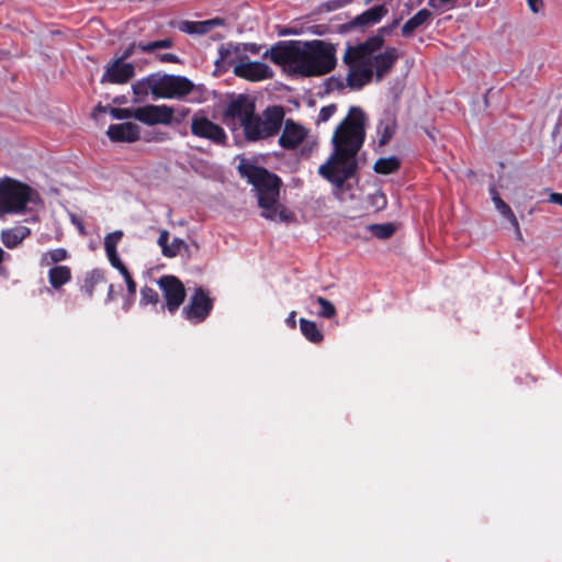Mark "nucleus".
I'll return each mask as SVG.
<instances>
[{
    "instance_id": "8",
    "label": "nucleus",
    "mask_w": 562,
    "mask_h": 562,
    "mask_svg": "<svg viewBox=\"0 0 562 562\" xmlns=\"http://www.w3.org/2000/svg\"><path fill=\"white\" fill-rule=\"evenodd\" d=\"M233 72L235 76L252 82L270 79L273 76L270 66L261 61L249 60L246 56H239L237 60L233 61Z\"/></svg>"
},
{
    "instance_id": "4",
    "label": "nucleus",
    "mask_w": 562,
    "mask_h": 562,
    "mask_svg": "<svg viewBox=\"0 0 562 562\" xmlns=\"http://www.w3.org/2000/svg\"><path fill=\"white\" fill-rule=\"evenodd\" d=\"M238 169L256 189L263 217L280 222L292 221L293 214L279 203L281 181L276 175L248 161H243Z\"/></svg>"
},
{
    "instance_id": "5",
    "label": "nucleus",
    "mask_w": 562,
    "mask_h": 562,
    "mask_svg": "<svg viewBox=\"0 0 562 562\" xmlns=\"http://www.w3.org/2000/svg\"><path fill=\"white\" fill-rule=\"evenodd\" d=\"M284 111L279 105L268 106L261 114H252L244 128L247 140L257 142L274 136L281 128Z\"/></svg>"
},
{
    "instance_id": "13",
    "label": "nucleus",
    "mask_w": 562,
    "mask_h": 562,
    "mask_svg": "<svg viewBox=\"0 0 562 562\" xmlns=\"http://www.w3.org/2000/svg\"><path fill=\"white\" fill-rule=\"evenodd\" d=\"M255 111L254 101L246 95L239 94L228 103L225 116L232 121L233 125H239L244 130Z\"/></svg>"
},
{
    "instance_id": "19",
    "label": "nucleus",
    "mask_w": 562,
    "mask_h": 562,
    "mask_svg": "<svg viewBox=\"0 0 562 562\" xmlns=\"http://www.w3.org/2000/svg\"><path fill=\"white\" fill-rule=\"evenodd\" d=\"M171 46L172 41L170 38L154 41L149 43H133L123 52L122 56L119 59L123 61L130 58L136 50L151 54L157 52L158 49L170 48Z\"/></svg>"
},
{
    "instance_id": "21",
    "label": "nucleus",
    "mask_w": 562,
    "mask_h": 562,
    "mask_svg": "<svg viewBox=\"0 0 562 562\" xmlns=\"http://www.w3.org/2000/svg\"><path fill=\"white\" fill-rule=\"evenodd\" d=\"M396 127V120L391 114H386L380 120L376 128L378 145L380 147L385 146L391 140Z\"/></svg>"
},
{
    "instance_id": "42",
    "label": "nucleus",
    "mask_w": 562,
    "mask_h": 562,
    "mask_svg": "<svg viewBox=\"0 0 562 562\" xmlns=\"http://www.w3.org/2000/svg\"><path fill=\"white\" fill-rule=\"evenodd\" d=\"M529 9L533 13H540L543 9V1L542 0H527Z\"/></svg>"
},
{
    "instance_id": "16",
    "label": "nucleus",
    "mask_w": 562,
    "mask_h": 562,
    "mask_svg": "<svg viewBox=\"0 0 562 562\" xmlns=\"http://www.w3.org/2000/svg\"><path fill=\"white\" fill-rule=\"evenodd\" d=\"M169 232L166 229L160 231L157 244L161 248V254L167 258H175L177 256H190L189 245L181 238H173L169 244Z\"/></svg>"
},
{
    "instance_id": "45",
    "label": "nucleus",
    "mask_w": 562,
    "mask_h": 562,
    "mask_svg": "<svg viewBox=\"0 0 562 562\" xmlns=\"http://www.w3.org/2000/svg\"><path fill=\"white\" fill-rule=\"evenodd\" d=\"M549 201L562 206V194L561 193H552L550 195Z\"/></svg>"
},
{
    "instance_id": "39",
    "label": "nucleus",
    "mask_w": 562,
    "mask_h": 562,
    "mask_svg": "<svg viewBox=\"0 0 562 562\" xmlns=\"http://www.w3.org/2000/svg\"><path fill=\"white\" fill-rule=\"evenodd\" d=\"M241 47L244 50H248L252 54H258L260 50V47L257 44L248 43L243 45H232V54L239 53Z\"/></svg>"
},
{
    "instance_id": "7",
    "label": "nucleus",
    "mask_w": 562,
    "mask_h": 562,
    "mask_svg": "<svg viewBox=\"0 0 562 562\" xmlns=\"http://www.w3.org/2000/svg\"><path fill=\"white\" fill-rule=\"evenodd\" d=\"M155 75V99H182L192 92L194 85L186 77Z\"/></svg>"
},
{
    "instance_id": "41",
    "label": "nucleus",
    "mask_w": 562,
    "mask_h": 562,
    "mask_svg": "<svg viewBox=\"0 0 562 562\" xmlns=\"http://www.w3.org/2000/svg\"><path fill=\"white\" fill-rule=\"evenodd\" d=\"M157 58L161 63H176V64L180 63L179 57L173 54H170V53L159 54V55H157Z\"/></svg>"
},
{
    "instance_id": "28",
    "label": "nucleus",
    "mask_w": 562,
    "mask_h": 562,
    "mask_svg": "<svg viewBox=\"0 0 562 562\" xmlns=\"http://www.w3.org/2000/svg\"><path fill=\"white\" fill-rule=\"evenodd\" d=\"M104 282H105V280H104L103 273L100 270H93V271L87 273V276L83 279V283H82L81 288L88 296H92L94 293V289L99 284H102Z\"/></svg>"
},
{
    "instance_id": "6",
    "label": "nucleus",
    "mask_w": 562,
    "mask_h": 562,
    "mask_svg": "<svg viewBox=\"0 0 562 562\" xmlns=\"http://www.w3.org/2000/svg\"><path fill=\"white\" fill-rule=\"evenodd\" d=\"M33 191L30 187L10 179L0 180V215L21 213L32 200Z\"/></svg>"
},
{
    "instance_id": "17",
    "label": "nucleus",
    "mask_w": 562,
    "mask_h": 562,
    "mask_svg": "<svg viewBox=\"0 0 562 562\" xmlns=\"http://www.w3.org/2000/svg\"><path fill=\"white\" fill-rule=\"evenodd\" d=\"M106 135L113 142L133 143L139 138V126L132 122L112 124L109 126Z\"/></svg>"
},
{
    "instance_id": "44",
    "label": "nucleus",
    "mask_w": 562,
    "mask_h": 562,
    "mask_svg": "<svg viewBox=\"0 0 562 562\" xmlns=\"http://www.w3.org/2000/svg\"><path fill=\"white\" fill-rule=\"evenodd\" d=\"M296 313L293 311L289 314V316L285 319V323L291 327L295 328L296 326V319H295Z\"/></svg>"
},
{
    "instance_id": "37",
    "label": "nucleus",
    "mask_w": 562,
    "mask_h": 562,
    "mask_svg": "<svg viewBox=\"0 0 562 562\" xmlns=\"http://www.w3.org/2000/svg\"><path fill=\"white\" fill-rule=\"evenodd\" d=\"M106 256H108V259H109V261L111 262V265H112L115 269H117L122 276L128 271V270H127V268L125 267V265H124V263L122 262V260L120 259V257H119V255H117V251H116V252L109 254V255H106Z\"/></svg>"
},
{
    "instance_id": "3",
    "label": "nucleus",
    "mask_w": 562,
    "mask_h": 562,
    "mask_svg": "<svg viewBox=\"0 0 562 562\" xmlns=\"http://www.w3.org/2000/svg\"><path fill=\"white\" fill-rule=\"evenodd\" d=\"M382 35L368 38L364 43L348 46L342 60L348 67L346 81L351 89H361L374 77L381 81L389 75L400 57L395 47H386Z\"/></svg>"
},
{
    "instance_id": "36",
    "label": "nucleus",
    "mask_w": 562,
    "mask_h": 562,
    "mask_svg": "<svg viewBox=\"0 0 562 562\" xmlns=\"http://www.w3.org/2000/svg\"><path fill=\"white\" fill-rule=\"evenodd\" d=\"M337 111L336 104L323 106L317 116V124L327 122Z\"/></svg>"
},
{
    "instance_id": "22",
    "label": "nucleus",
    "mask_w": 562,
    "mask_h": 562,
    "mask_svg": "<svg viewBox=\"0 0 562 562\" xmlns=\"http://www.w3.org/2000/svg\"><path fill=\"white\" fill-rule=\"evenodd\" d=\"M491 192V195H492V201L495 205V209L504 216L506 217L509 223L512 224V226L514 227L515 229V233H516V236L521 239V232H520V227H519V223L517 221V217L515 216V214L513 213L512 209L509 207V205L504 202L499 194L497 193V191L495 190V188H492L490 190Z\"/></svg>"
},
{
    "instance_id": "35",
    "label": "nucleus",
    "mask_w": 562,
    "mask_h": 562,
    "mask_svg": "<svg viewBox=\"0 0 562 562\" xmlns=\"http://www.w3.org/2000/svg\"><path fill=\"white\" fill-rule=\"evenodd\" d=\"M158 302V294L151 288H143L140 290V303L142 304H156Z\"/></svg>"
},
{
    "instance_id": "34",
    "label": "nucleus",
    "mask_w": 562,
    "mask_h": 562,
    "mask_svg": "<svg viewBox=\"0 0 562 562\" xmlns=\"http://www.w3.org/2000/svg\"><path fill=\"white\" fill-rule=\"evenodd\" d=\"M110 115L114 120H125V119H135L136 109H126V108H110L109 109Z\"/></svg>"
},
{
    "instance_id": "20",
    "label": "nucleus",
    "mask_w": 562,
    "mask_h": 562,
    "mask_svg": "<svg viewBox=\"0 0 562 562\" xmlns=\"http://www.w3.org/2000/svg\"><path fill=\"white\" fill-rule=\"evenodd\" d=\"M224 24V20L221 18H214L206 21H186L180 25L182 32L189 34H205L216 26Z\"/></svg>"
},
{
    "instance_id": "9",
    "label": "nucleus",
    "mask_w": 562,
    "mask_h": 562,
    "mask_svg": "<svg viewBox=\"0 0 562 562\" xmlns=\"http://www.w3.org/2000/svg\"><path fill=\"white\" fill-rule=\"evenodd\" d=\"M212 307V299L203 289L199 288L195 289L189 303L183 307L182 314L189 322L198 324L209 316Z\"/></svg>"
},
{
    "instance_id": "30",
    "label": "nucleus",
    "mask_w": 562,
    "mask_h": 562,
    "mask_svg": "<svg viewBox=\"0 0 562 562\" xmlns=\"http://www.w3.org/2000/svg\"><path fill=\"white\" fill-rule=\"evenodd\" d=\"M68 258V252L64 248H56L44 252L41 257L42 266H49L54 263H58Z\"/></svg>"
},
{
    "instance_id": "12",
    "label": "nucleus",
    "mask_w": 562,
    "mask_h": 562,
    "mask_svg": "<svg viewBox=\"0 0 562 562\" xmlns=\"http://www.w3.org/2000/svg\"><path fill=\"white\" fill-rule=\"evenodd\" d=\"M175 115L172 106L167 104H147L136 109L135 120L146 125H169Z\"/></svg>"
},
{
    "instance_id": "10",
    "label": "nucleus",
    "mask_w": 562,
    "mask_h": 562,
    "mask_svg": "<svg viewBox=\"0 0 562 562\" xmlns=\"http://www.w3.org/2000/svg\"><path fill=\"white\" fill-rule=\"evenodd\" d=\"M158 286L162 292L167 310L175 313L186 299L183 283L175 276H164L158 280Z\"/></svg>"
},
{
    "instance_id": "31",
    "label": "nucleus",
    "mask_w": 562,
    "mask_h": 562,
    "mask_svg": "<svg viewBox=\"0 0 562 562\" xmlns=\"http://www.w3.org/2000/svg\"><path fill=\"white\" fill-rule=\"evenodd\" d=\"M368 228L373 236L380 239L390 238L395 232V226L392 223L372 224Z\"/></svg>"
},
{
    "instance_id": "23",
    "label": "nucleus",
    "mask_w": 562,
    "mask_h": 562,
    "mask_svg": "<svg viewBox=\"0 0 562 562\" xmlns=\"http://www.w3.org/2000/svg\"><path fill=\"white\" fill-rule=\"evenodd\" d=\"M133 102L143 101L149 93L155 98V75L151 74L132 85Z\"/></svg>"
},
{
    "instance_id": "43",
    "label": "nucleus",
    "mask_w": 562,
    "mask_h": 562,
    "mask_svg": "<svg viewBox=\"0 0 562 562\" xmlns=\"http://www.w3.org/2000/svg\"><path fill=\"white\" fill-rule=\"evenodd\" d=\"M454 0H428V5L435 10H442L447 3H451Z\"/></svg>"
},
{
    "instance_id": "46",
    "label": "nucleus",
    "mask_w": 562,
    "mask_h": 562,
    "mask_svg": "<svg viewBox=\"0 0 562 562\" xmlns=\"http://www.w3.org/2000/svg\"><path fill=\"white\" fill-rule=\"evenodd\" d=\"M97 112H109V109L105 108V106H102V105H98L95 109H94V112H93V115H95Z\"/></svg>"
},
{
    "instance_id": "24",
    "label": "nucleus",
    "mask_w": 562,
    "mask_h": 562,
    "mask_svg": "<svg viewBox=\"0 0 562 562\" xmlns=\"http://www.w3.org/2000/svg\"><path fill=\"white\" fill-rule=\"evenodd\" d=\"M30 235V229L25 226H18L5 229L1 234V240L8 248H14Z\"/></svg>"
},
{
    "instance_id": "40",
    "label": "nucleus",
    "mask_w": 562,
    "mask_h": 562,
    "mask_svg": "<svg viewBox=\"0 0 562 562\" xmlns=\"http://www.w3.org/2000/svg\"><path fill=\"white\" fill-rule=\"evenodd\" d=\"M126 282L127 291L131 295H134L136 293V283L134 282L131 273L127 271L122 276Z\"/></svg>"
},
{
    "instance_id": "2",
    "label": "nucleus",
    "mask_w": 562,
    "mask_h": 562,
    "mask_svg": "<svg viewBox=\"0 0 562 562\" xmlns=\"http://www.w3.org/2000/svg\"><path fill=\"white\" fill-rule=\"evenodd\" d=\"M337 47L323 41H284L263 54L290 75L319 77L329 74L337 64Z\"/></svg>"
},
{
    "instance_id": "48",
    "label": "nucleus",
    "mask_w": 562,
    "mask_h": 562,
    "mask_svg": "<svg viewBox=\"0 0 562 562\" xmlns=\"http://www.w3.org/2000/svg\"><path fill=\"white\" fill-rule=\"evenodd\" d=\"M4 258V251L0 248V263L2 262Z\"/></svg>"
},
{
    "instance_id": "38",
    "label": "nucleus",
    "mask_w": 562,
    "mask_h": 562,
    "mask_svg": "<svg viewBox=\"0 0 562 562\" xmlns=\"http://www.w3.org/2000/svg\"><path fill=\"white\" fill-rule=\"evenodd\" d=\"M370 200H371L372 205L376 210H383L386 206V198L380 191H376L373 194H371Z\"/></svg>"
},
{
    "instance_id": "1",
    "label": "nucleus",
    "mask_w": 562,
    "mask_h": 562,
    "mask_svg": "<svg viewBox=\"0 0 562 562\" xmlns=\"http://www.w3.org/2000/svg\"><path fill=\"white\" fill-rule=\"evenodd\" d=\"M368 116L359 106H351L331 137L334 151L318 172L336 186H341L356 169V156L366 138Z\"/></svg>"
},
{
    "instance_id": "47",
    "label": "nucleus",
    "mask_w": 562,
    "mask_h": 562,
    "mask_svg": "<svg viewBox=\"0 0 562 562\" xmlns=\"http://www.w3.org/2000/svg\"><path fill=\"white\" fill-rule=\"evenodd\" d=\"M77 226H78L79 232L81 234H85V227H83L82 223H78Z\"/></svg>"
},
{
    "instance_id": "18",
    "label": "nucleus",
    "mask_w": 562,
    "mask_h": 562,
    "mask_svg": "<svg viewBox=\"0 0 562 562\" xmlns=\"http://www.w3.org/2000/svg\"><path fill=\"white\" fill-rule=\"evenodd\" d=\"M386 14L387 9L384 5L373 7L352 19L349 22L348 27L364 30L378 24Z\"/></svg>"
},
{
    "instance_id": "15",
    "label": "nucleus",
    "mask_w": 562,
    "mask_h": 562,
    "mask_svg": "<svg viewBox=\"0 0 562 562\" xmlns=\"http://www.w3.org/2000/svg\"><path fill=\"white\" fill-rule=\"evenodd\" d=\"M135 75V67L132 63H124L116 59L108 65L101 82H109L115 85H124L128 82Z\"/></svg>"
},
{
    "instance_id": "11",
    "label": "nucleus",
    "mask_w": 562,
    "mask_h": 562,
    "mask_svg": "<svg viewBox=\"0 0 562 562\" xmlns=\"http://www.w3.org/2000/svg\"><path fill=\"white\" fill-rule=\"evenodd\" d=\"M191 133L200 138L222 145L226 140V133L222 126L212 122L204 115L194 114L191 121Z\"/></svg>"
},
{
    "instance_id": "14",
    "label": "nucleus",
    "mask_w": 562,
    "mask_h": 562,
    "mask_svg": "<svg viewBox=\"0 0 562 562\" xmlns=\"http://www.w3.org/2000/svg\"><path fill=\"white\" fill-rule=\"evenodd\" d=\"M310 131L302 124L288 119L284 121L279 145L284 149H295L308 137Z\"/></svg>"
},
{
    "instance_id": "27",
    "label": "nucleus",
    "mask_w": 562,
    "mask_h": 562,
    "mask_svg": "<svg viewBox=\"0 0 562 562\" xmlns=\"http://www.w3.org/2000/svg\"><path fill=\"white\" fill-rule=\"evenodd\" d=\"M300 328L304 337L313 344H319L324 338L322 331L313 321L301 318Z\"/></svg>"
},
{
    "instance_id": "25",
    "label": "nucleus",
    "mask_w": 562,
    "mask_h": 562,
    "mask_svg": "<svg viewBox=\"0 0 562 562\" xmlns=\"http://www.w3.org/2000/svg\"><path fill=\"white\" fill-rule=\"evenodd\" d=\"M71 280V270L67 266H55L48 271V282L54 290H59Z\"/></svg>"
},
{
    "instance_id": "32",
    "label": "nucleus",
    "mask_w": 562,
    "mask_h": 562,
    "mask_svg": "<svg viewBox=\"0 0 562 562\" xmlns=\"http://www.w3.org/2000/svg\"><path fill=\"white\" fill-rule=\"evenodd\" d=\"M123 237L122 231H115L113 233H110L104 238V249L106 255L116 252V247L120 240Z\"/></svg>"
},
{
    "instance_id": "26",
    "label": "nucleus",
    "mask_w": 562,
    "mask_h": 562,
    "mask_svg": "<svg viewBox=\"0 0 562 562\" xmlns=\"http://www.w3.org/2000/svg\"><path fill=\"white\" fill-rule=\"evenodd\" d=\"M430 18V11H428L427 9L419 10L415 15H413L409 20L405 22V24L402 27V34L404 36H409L417 27L428 22Z\"/></svg>"
},
{
    "instance_id": "29",
    "label": "nucleus",
    "mask_w": 562,
    "mask_h": 562,
    "mask_svg": "<svg viewBox=\"0 0 562 562\" xmlns=\"http://www.w3.org/2000/svg\"><path fill=\"white\" fill-rule=\"evenodd\" d=\"M400 167V161L396 157L380 158L374 164V171L382 175H389Z\"/></svg>"
},
{
    "instance_id": "49",
    "label": "nucleus",
    "mask_w": 562,
    "mask_h": 562,
    "mask_svg": "<svg viewBox=\"0 0 562 562\" xmlns=\"http://www.w3.org/2000/svg\"><path fill=\"white\" fill-rule=\"evenodd\" d=\"M188 113H189V109H183V110L181 111V115H182V116L188 115Z\"/></svg>"
},
{
    "instance_id": "33",
    "label": "nucleus",
    "mask_w": 562,
    "mask_h": 562,
    "mask_svg": "<svg viewBox=\"0 0 562 562\" xmlns=\"http://www.w3.org/2000/svg\"><path fill=\"white\" fill-rule=\"evenodd\" d=\"M316 302L321 306V311L317 313L319 317L331 318L336 315V308L331 302L323 296H317Z\"/></svg>"
}]
</instances>
